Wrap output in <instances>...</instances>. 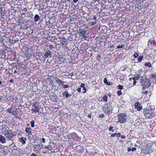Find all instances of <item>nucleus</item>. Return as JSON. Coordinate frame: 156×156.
Listing matches in <instances>:
<instances>
[{
    "label": "nucleus",
    "instance_id": "obj_57",
    "mask_svg": "<svg viewBox=\"0 0 156 156\" xmlns=\"http://www.w3.org/2000/svg\"><path fill=\"white\" fill-rule=\"evenodd\" d=\"M78 0H73V1L74 3H76Z\"/></svg>",
    "mask_w": 156,
    "mask_h": 156
},
{
    "label": "nucleus",
    "instance_id": "obj_31",
    "mask_svg": "<svg viewBox=\"0 0 156 156\" xmlns=\"http://www.w3.org/2000/svg\"><path fill=\"white\" fill-rule=\"evenodd\" d=\"M116 136L118 138H119L121 136L120 133H116Z\"/></svg>",
    "mask_w": 156,
    "mask_h": 156
},
{
    "label": "nucleus",
    "instance_id": "obj_51",
    "mask_svg": "<svg viewBox=\"0 0 156 156\" xmlns=\"http://www.w3.org/2000/svg\"><path fill=\"white\" fill-rule=\"evenodd\" d=\"M42 142L43 143H44L45 142V139L44 138H42Z\"/></svg>",
    "mask_w": 156,
    "mask_h": 156
},
{
    "label": "nucleus",
    "instance_id": "obj_46",
    "mask_svg": "<svg viewBox=\"0 0 156 156\" xmlns=\"http://www.w3.org/2000/svg\"><path fill=\"white\" fill-rule=\"evenodd\" d=\"M142 93H144L145 94H148V91H146L144 92L143 91L142 92Z\"/></svg>",
    "mask_w": 156,
    "mask_h": 156
},
{
    "label": "nucleus",
    "instance_id": "obj_62",
    "mask_svg": "<svg viewBox=\"0 0 156 156\" xmlns=\"http://www.w3.org/2000/svg\"><path fill=\"white\" fill-rule=\"evenodd\" d=\"M92 1H94V2H95L97 1L96 0H92Z\"/></svg>",
    "mask_w": 156,
    "mask_h": 156
},
{
    "label": "nucleus",
    "instance_id": "obj_8",
    "mask_svg": "<svg viewBox=\"0 0 156 156\" xmlns=\"http://www.w3.org/2000/svg\"><path fill=\"white\" fill-rule=\"evenodd\" d=\"M0 141L2 144L5 143V137L4 136L0 134Z\"/></svg>",
    "mask_w": 156,
    "mask_h": 156
},
{
    "label": "nucleus",
    "instance_id": "obj_7",
    "mask_svg": "<svg viewBox=\"0 0 156 156\" xmlns=\"http://www.w3.org/2000/svg\"><path fill=\"white\" fill-rule=\"evenodd\" d=\"M41 146V145L39 144H36L35 145H34L33 146V147L34 148V150L35 151H37L38 150H37V147H38V148H41V147H40Z\"/></svg>",
    "mask_w": 156,
    "mask_h": 156
},
{
    "label": "nucleus",
    "instance_id": "obj_20",
    "mask_svg": "<svg viewBox=\"0 0 156 156\" xmlns=\"http://www.w3.org/2000/svg\"><path fill=\"white\" fill-rule=\"evenodd\" d=\"M150 42L151 44H152L154 45H156V41H155L154 40H151L149 41Z\"/></svg>",
    "mask_w": 156,
    "mask_h": 156
},
{
    "label": "nucleus",
    "instance_id": "obj_43",
    "mask_svg": "<svg viewBox=\"0 0 156 156\" xmlns=\"http://www.w3.org/2000/svg\"><path fill=\"white\" fill-rule=\"evenodd\" d=\"M136 149V148L135 147H134V148H133L132 149H131V151L133 152L135 151Z\"/></svg>",
    "mask_w": 156,
    "mask_h": 156
},
{
    "label": "nucleus",
    "instance_id": "obj_32",
    "mask_svg": "<svg viewBox=\"0 0 156 156\" xmlns=\"http://www.w3.org/2000/svg\"><path fill=\"white\" fill-rule=\"evenodd\" d=\"M71 95L69 94H68V92H67V94H66V98H68L69 97H70Z\"/></svg>",
    "mask_w": 156,
    "mask_h": 156
},
{
    "label": "nucleus",
    "instance_id": "obj_37",
    "mask_svg": "<svg viewBox=\"0 0 156 156\" xmlns=\"http://www.w3.org/2000/svg\"><path fill=\"white\" fill-rule=\"evenodd\" d=\"M85 84H84L83 83H82L81 84L80 87H81L83 88V87H85Z\"/></svg>",
    "mask_w": 156,
    "mask_h": 156
},
{
    "label": "nucleus",
    "instance_id": "obj_63",
    "mask_svg": "<svg viewBox=\"0 0 156 156\" xmlns=\"http://www.w3.org/2000/svg\"><path fill=\"white\" fill-rule=\"evenodd\" d=\"M2 9L0 8V12L2 11Z\"/></svg>",
    "mask_w": 156,
    "mask_h": 156
},
{
    "label": "nucleus",
    "instance_id": "obj_53",
    "mask_svg": "<svg viewBox=\"0 0 156 156\" xmlns=\"http://www.w3.org/2000/svg\"><path fill=\"white\" fill-rule=\"evenodd\" d=\"M83 37L84 38L85 40H86V38H87V36H85V35H84V36H83Z\"/></svg>",
    "mask_w": 156,
    "mask_h": 156
},
{
    "label": "nucleus",
    "instance_id": "obj_60",
    "mask_svg": "<svg viewBox=\"0 0 156 156\" xmlns=\"http://www.w3.org/2000/svg\"><path fill=\"white\" fill-rule=\"evenodd\" d=\"M26 12H24L22 14V16H25L26 15Z\"/></svg>",
    "mask_w": 156,
    "mask_h": 156
},
{
    "label": "nucleus",
    "instance_id": "obj_25",
    "mask_svg": "<svg viewBox=\"0 0 156 156\" xmlns=\"http://www.w3.org/2000/svg\"><path fill=\"white\" fill-rule=\"evenodd\" d=\"M60 38L62 39V42H64L65 43L66 42V38H65L62 37H60Z\"/></svg>",
    "mask_w": 156,
    "mask_h": 156
},
{
    "label": "nucleus",
    "instance_id": "obj_15",
    "mask_svg": "<svg viewBox=\"0 0 156 156\" xmlns=\"http://www.w3.org/2000/svg\"><path fill=\"white\" fill-rule=\"evenodd\" d=\"M79 33L81 36L83 37V36H84V35H85L86 31L83 30H80Z\"/></svg>",
    "mask_w": 156,
    "mask_h": 156
},
{
    "label": "nucleus",
    "instance_id": "obj_26",
    "mask_svg": "<svg viewBox=\"0 0 156 156\" xmlns=\"http://www.w3.org/2000/svg\"><path fill=\"white\" fill-rule=\"evenodd\" d=\"M113 127L112 126H110L109 128V130L110 131H112V132H114V130L113 129Z\"/></svg>",
    "mask_w": 156,
    "mask_h": 156
},
{
    "label": "nucleus",
    "instance_id": "obj_22",
    "mask_svg": "<svg viewBox=\"0 0 156 156\" xmlns=\"http://www.w3.org/2000/svg\"><path fill=\"white\" fill-rule=\"evenodd\" d=\"M125 47V45L124 44L119 45L117 46L116 48L117 49L122 48Z\"/></svg>",
    "mask_w": 156,
    "mask_h": 156
},
{
    "label": "nucleus",
    "instance_id": "obj_19",
    "mask_svg": "<svg viewBox=\"0 0 156 156\" xmlns=\"http://www.w3.org/2000/svg\"><path fill=\"white\" fill-rule=\"evenodd\" d=\"M143 58L144 57L143 55H140L139 58H138V62H141Z\"/></svg>",
    "mask_w": 156,
    "mask_h": 156
},
{
    "label": "nucleus",
    "instance_id": "obj_55",
    "mask_svg": "<svg viewBox=\"0 0 156 156\" xmlns=\"http://www.w3.org/2000/svg\"><path fill=\"white\" fill-rule=\"evenodd\" d=\"M9 82L13 83V80L12 79L10 80H9Z\"/></svg>",
    "mask_w": 156,
    "mask_h": 156
},
{
    "label": "nucleus",
    "instance_id": "obj_45",
    "mask_svg": "<svg viewBox=\"0 0 156 156\" xmlns=\"http://www.w3.org/2000/svg\"><path fill=\"white\" fill-rule=\"evenodd\" d=\"M127 151L128 152H130L131 151V149L130 148V147H128L127 148Z\"/></svg>",
    "mask_w": 156,
    "mask_h": 156
},
{
    "label": "nucleus",
    "instance_id": "obj_38",
    "mask_svg": "<svg viewBox=\"0 0 156 156\" xmlns=\"http://www.w3.org/2000/svg\"><path fill=\"white\" fill-rule=\"evenodd\" d=\"M104 116V115L103 114H101L99 115V118H102Z\"/></svg>",
    "mask_w": 156,
    "mask_h": 156
},
{
    "label": "nucleus",
    "instance_id": "obj_29",
    "mask_svg": "<svg viewBox=\"0 0 156 156\" xmlns=\"http://www.w3.org/2000/svg\"><path fill=\"white\" fill-rule=\"evenodd\" d=\"M55 81H56V82L58 83H59V82H60V80L59 79L57 78V77H55Z\"/></svg>",
    "mask_w": 156,
    "mask_h": 156
},
{
    "label": "nucleus",
    "instance_id": "obj_21",
    "mask_svg": "<svg viewBox=\"0 0 156 156\" xmlns=\"http://www.w3.org/2000/svg\"><path fill=\"white\" fill-rule=\"evenodd\" d=\"M11 113H12V115L14 116L16 115L17 114L16 111V110H14L13 111H12Z\"/></svg>",
    "mask_w": 156,
    "mask_h": 156
},
{
    "label": "nucleus",
    "instance_id": "obj_30",
    "mask_svg": "<svg viewBox=\"0 0 156 156\" xmlns=\"http://www.w3.org/2000/svg\"><path fill=\"white\" fill-rule=\"evenodd\" d=\"M118 87L119 89H120V90H122L123 88V86L121 85H118Z\"/></svg>",
    "mask_w": 156,
    "mask_h": 156
},
{
    "label": "nucleus",
    "instance_id": "obj_64",
    "mask_svg": "<svg viewBox=\"0 0 156 156\" xmlns=\"http://www.w3.org/2000/svg\"><path fill=\"white\" fill-rule=\"evenodd\" d=\"M108 96H109L110 97H111V95L110 94H108Z\"/></svg>",
    "mask_w": 156,
    "mask_h": 156
},
{
    "label": "nucleus",
    "instance_id": "obj_54",
    "mask_svg": "<svg viewBox=\"0 0 156 156\" xmlns=\"http://www.w3.org/2000/svg\"><path fill=\"white\" fill-rule=\"evenodd\" d=\"M16 145H14L13 146V148L14 149V150L16 149Z\"/></svg>",
    "mask_w": 156,
    "mask_h": 156
},
{
    "label": "nucleus",
    "instance_id": "obj_23",
    "mask_svg": "<svg viewBox=\"0 0 156 156\" xmlns=\"http://www.w3.org/2000/svg\"><path fill=\"white\" fill-rule=\"evenodd\" d=\"M6 111L7 112H8L9 113H11L12 112V108H8L6 110Z\"/></svg>",
    "mask_w": 156,
    "mask_h": 156
},
{
    "label": "nucleus",
    "instance_id": "obj_48",
    "mask_svg": "<svg viewBox=\"0 0 156 156\" xmlns=\"http://www.w3.org/2000/svg\"><path fill=\"white\" fill-rule=\"evenodd\" d=\"M77 91L78 92H80L81 91V88H78L77 89Z\"/></svg>",
    "mask_w": 156,
    "mask_h": 156
},
{
    "label": "nucleus",
    "instance_id": "obj_16",
    "mask_svg": "<svg viewBox=\"0 0 156 156\" xmlns=\"http://www.w3.org/2000/svg\"><path fill=\"white\" fill-rule=\"evenodd\" d=\"M140 75H139L138 74L136 76H135L133 78V80H138L139 79H140Z\"/></svg>",
    "mask_w": 156,
    "mask_h": 156
},
{
    "label": "nucleus",
    "instance_id": "obj_6",
    "mask_svg": "<svg viewBox=\"0 0 156 156\" xmlns=\"http://www.w3.org/2000/svg\"><path fill=\"white\" fill-rule=\"evenodd\" d=\"M140 104L138 102H137L135 104V107L138 111H140L142 109V107L140 106Z\"/></svg>",
    "mask_w": 156,
    "mask_h": 156
},
{
    "label": "nucleus",
    "instance_id": "obj_44",
    "mask_svg": "<svg viewBox=\"0 0 156 156\" xmlns=\"http://www.w3.org/2000/svg\"><path fill=\"white\" fill-rule=\"evenodd\" d=\"M60 82L59 83V84H63V83H64V82L62 81L61 80H60Z\"/></svg>",
    "mask_w": 156,
    "mask_h": 156
},
{
    "label": "nucleus",
    "instance_id": "obj_9",
    "mask_svg": "<svg viewBox=\"0 0 156 156\" xmlns=\"http://www.w3.org/2000/svg\"><path fill=\"white\" fill-rule=\"evenodd\" d=\"M40 110V108L38 106H36V107H34V108H33L31 110L33 111L35 113H37L39 112Z\"/></svg>",
    "mask_w": 156,
    "mask_h": 156
},
{
    "label": "nucleus",
    "instance_id": "obj_12",
    "mask_svg": "<svg viewBox=\"0 0 156 156\" xmlns=\"http://www.w3.org/2000/svg\"><path fill=\"white\" fill-rule=\"evenodd\" d=\"M108 100V96L107 95H105V96L102 97V99L101 100V101H105L107 102Z\"/></svg>",
    "mask_w": 156,
    "mask_h": 156
},
{
    "label": "nucleus",
    "instance_id": "obj_27",
    "mask_svg": "<svg viewBox=\"0 0 156 156\" xmlns=\"http://www.w3.org/2000/svg\"><path fill=\"white\" fill-rule=\"evenodd\" d=\"M62 86L65 89L69 87V86L67 85H65L64 84H62Z\"/></svg>",
    "mask_w": 156,
    "mask_h": 156
},
{
    "label": "nucleus",
    "instance_id": "obj_33",
    "mask_svg": "<svg viewBox=\"0 0 156 156\" xmlns=\"http://www.w3.org/2000/svg\"><path fill=\"white\" fill-rule=\"evenodd\" d=\"M117 93L119 95H120L122 94L121 91L120 90H118Z\"/></svg>",
    "mask_w": 156,
    "mask_h": 156
},
{
    "label": "nucleus",
    "instance_id": "obj_47",
    "mask_svg": "<svg viewBox=\"0 0 156 156\" xmlns=\"http://www.w3.org/2000/svg\"><path fill=\"white\" fill-rule=\"evenodd\" d=\"M121 137L122 139H124L125 138V136L124 135H122V136H121Z\"/></svg>",
    "mask_w": 156,
    "mask_h": 156
},
{
    "label": "nucleus",
    "instance_id": "obj_58",
    "mask_svg": "<svg viewBox=\"0 0 156 156\" xmlns=\"http://www.w3.org/2000/svg\"><path fill=\"white\" fill-rule=\"evenodd\" d=\"M31 156H36V155L34 153H33L31 154Z\"/></svg>",
    "mask_w": 156,
    "mask_h": 156
},
{
    "label": "nucleus",
    "instance_id": "obj_5",
    "mask_svg": "<svg viewBox=\"0 0 156 156\" xmlns=\"http://www.w3.org/2000/svg\"><path fill=\"white\" fill-rule=\"evenodd\" d=\"M104 109L107 114H108L112 110V108L111 104L107 103V104H105V105L104 107Z\"/></svg>",
    "mask_w": 156,
    "mask_h": 156
},
{
    "label": "nucleus",
    "instance_id": "obj_56",
    "mask_svg": "<svg viewBox=\"0 0 156 156\" xmlns=\"http://www.w3.org/2000/svg\"><path fill=\"white\" fill-rule=\"evenodd\" d=\"M37 105H36L34 103L32 106H33L34 107H35L36 106H37Z\"/></svg>",
    "mask_w": 156,
    "mask_h": 156
},
{
    "label": "nucleus",
    "instance_id": "obj_17",
    "mask_svg": "<svg viewBox=\"0 0 156 156\" xmlns=\"http://www.w3.org/2000/svg\"><path fill=\"white\" fill-rule=\"evenodd\" d=\"M44 148L48 150L49 151L51 150L52 149V147L49 146V145H46L45 146Z\"/></svg>",
    "mask_w": 156,
    "mask_h": 156
},
{
    "label": "nucleus",
    "instance_id": "obj_35",
    "mask_svg": "<svg viewBox=\"0 0 156 156\" xmlns=\"http://www.w3.org/2000/svg\"><path fill=\"white\" fill-rule=\"evenodd\" d=\"M83 93H85L86 92V88L85 87H83Z\"/></svg>",
    "mask_w": 156,
    "mask_h": 156
},
{
    "label": "nucleus",
    "instance_id": "obj_28",
    "mask_svg": "<svg viewBox=\"0 0 156 156\" xmlns=\"http://www.w3.org/2000/svg\"><path fill=\"white\" fill-rule=\"evenodd\" d=\"M138 56V54L137 53H135L133 55V57L135 58H137Z\"/></svg>",
    "mask_w": 156,
    "mask_h": 156
},
{
    "label": "nucleus",
    "instance_id": "obj_24",
    "mask_svg": "<svg viewBox=\"0 0 156 156\" xmlns=\"http://www.w3.org/2000/svg\"><path fill=\"white\" fill-rule=\"evenodd\" d=\"M34 120L32 121L31 122V126L32 127H34Z\"/></svg>",
    "mask_w": 156,
    "mask_h": 156
},
{
    "label": "nucleus",
    "instance_id": "obj_50",
    "mask_svg": "<svg viewBox=\"0 0 156 156\" xmlns=\"http://www.w3.org/2000/svg\"><path fill=\"white\" fill-rule=\"evenodd\" d=\"M136 81L135 80H134L133 83V85H135L136 84Z\"/></svg>",
    "mask_w": 156,
    "mask_h": 156
},
{
    "label": "nucleus",
    "instance_id": "obj_10",
    "mask_svg": "<svg viewBox=\"0 0 156 156\" xmlns=\"http://www.w3.org/2000/svg\"><path fill=\"white\" fill-rule=\"evenodd\" d=\"M51 55V52L50 50H49L46 51L45 55H44V56L46 58H47L49 56H50Z\"/></svg>",
    "mask_w": 156,
    "mask_h": 156
},
{
    "label": "nucleus",
    "instance_id": "obj_1",
    "mask_svg": "<svg viewBox=\"0 0 156 156\" xmlns=\"http://www.w3.org/2000/svg\"><path fill=\"white\" fill-rule=\"evenodd\" d=\"M140 83L143 87V90L146 88H148L151 85V81L148 79L141 80Z\"/></svg>",
    "mask_w": 156,
    "mask_h": 156
},
{
    "label": "nucleus",
    "instance_id": "obj_4",
    "mask_svg": "<svg viewBox=\"0 0 156 156\" xmlns=\"http://www.w3.org/2000/svg\"><path fill=\"white\" fill-rule=\"evenodd\" d=\"M144 116L146 118L150 119L152 117L153 114H154L151 111L148 110L147 108H146L143 111Z\"/></svg>",
    "mask_w": 156,
    "mask_h": 156
},
{
    "label": "nucleus",
    "instance_id": "obj_49",
    "mask_svg": "<svg viewBox=\"0 0 156 156\" xmlns=\"http://www.w3.org/2000/svg\"><path fill=\"white\" fill-rule=\"evenodd\" d=\"M23 10H24L25 12H27V9L26 8H25L23 9Z\"/></svg>",
    "mask_w": 156,
    "mask_h": 156
},
{
    "label": "nucleus",
    "instance_id": "obj_52",
    "mask_svg": "<svg viewBox=\"0 0 156 156\" xmlns=\"http://www.w3.org/2000/svg\"><path fill=\"white\" fill-rule=\"evenodd\" d=\"M87 117H88L90 119V118H91V115H90V114H89V115H87Z\"/></svg>",
    "mask_w": 156,
    "mask_h": 156
},
{
    "label": "nucleus",
    "instance_id": "obj_42",
    "mask_svg": "<svg viewBox=\"0 0 156 156\" xmlns=\"http://www.w3.org/2000/svg\"><path fill=\"white\" fill-rule=\"evenodd\" d=\"M106 84L108 86L112 85V84L110 82H107Z\"/></svg>",
    "mask_w": 156,
    "mask_h": 156
},
{
    "label": "nucleus",
    "instance_id": "obj_13",
    "mask_svg": "<svg viewBox=\"0 0 156 156\" xmlns=\"http://www.w3.org/2000/svg\"><path fill=\"white\" fill-rule=\"evenodd\" d=\"M26 138L24 137H22L20 139V142H21L23 144H24L26 143Z\"/></svg>",
    "mask_w": 156,
    "mask_h": 156
},
{
    "label": "nucleus",
    "instance_id": "obj_61",
    "mask_svg": "<svg viewBox=\"0 0 156 156\" xmlns=\"http://www.w3.org/2000/svg\"><path fill=\"white\" fill-rule=\"evenodd\" d=\"M24 16H22V14L21 15V17L22 18L24 17Z\"/></svg>",
    "mask_w": 156,
    "mask_h": 156
},
{
    "label": "nucleus",
    "instance_id": "obj_39",
    "mask_svg": "<svg viewBox=\"0 0 156 156\" xmlns=\"http://www.w3.org/2000/svg\"><path fill=\"white\" fill-rule=\"evenodd\" d=\"M96 21H94L93 22H92L91 23V26H93L94 25L96 24Z\"/></svg>",
    "mask_w": 156,
    "mask_h": 156
},
{
    "label": "nucleus",
    "instance_id": "obj_41",
    "mask_svg": "<svg viewBox=\"0 0 156 156\" xmlns=\"http://www.w3.org/2000/svg\"><path fill=\"white\" fill-rule=\"evenodd\" d=\"M101 57L100 55H98L97 56V59L98 60H100V59Z\"/></svg>",
    "mask_w": 156,
    "mask_h": 156
},
{
    "label": "nucleus",
    "instance_id": "obj_14",
    "mask_svg": "<svg viewBox=\"0 0 156 156\" xmlns=\"http://www.w3.org/2000/svg\"><path fill=\"white\" fill-rule=\"evenodd\" d=\"M40 18L39 16L37 14L34 17V20L36 22L38 21Z\"/></svg>",
    "mask_w": 156,
    "mask_h": 156
},
{
    "label": "nucleus",
    "instance_id": "obj_18",
    "mask_svg": "<svg viewBox=\"0 0 156 156\" xmlns=\"http://www.w3.org/2000/svg\"><path fill=\"white\" fill-rule=\"evenodd\" d=\"M144 65L145 66H147L150 67H151L152 66L150 62H146L145 63Z\"/></svg>",
    "mask_w": 156,
    "mask_h": 156
},
{
    "label": "nucleus",
    "instance_id": "obj_3",
    "mask_svg": "<svg viewBox=\"0 0 156 156\" xmlns=\"http://www.w3.org/2000/svg\"><path fill=\"white\" fill-rule=\"evenodd\" d=\"M117 115L119 116L118 122L121 123H124L127 119L126 115L124 113H119Z\"/></svg>",
    "mask_w": 156,
    "mask_h": 156
},
{
    "label": "nucleus",
    "instance_id": "obj_40",
    "mask_svg": "<svg viewBox=\"0 0 156 156\" xmlns=\"http://www.w3.org/2000/svg\"><path fill=\"white\" fill-rule=\"evenodd\" d=\"M68 91H66L64 92V93H63V96H66V94H67V93Z\"/></svg>",
    "mask_w": 156,
    "mask_h": 156
},
{
    "label": "nucleus",
    "instance_id": "obj_34",
    "mask_svg": "<svg viewBox=\"0 0 156 156\" xmlns=\"http://www.w3.org/2000/svg\"><path fill=\"white\" fill-rule=\"evenodd\" d=\"M104 83H105V84L106 83H107V82H107V80L106 79V78H105L104 79Z\"/></svg>",
    "mask_w": 156,
    "mask_h": 156
},
{
    "label": "nucleus",
    "instance_id": "obj_36",
    "mask_svg": "<svg viewBox=\"0 0 156 156\" xmlns=\"http://www.w3.org/2000/svg\"><path fill=\"white\" fill-rule=\"evenodd\" d=\"M116 136V133H115L112 134L111 136V137H113L115 136Z\"/></svg>",
    "mask_w": 156,
    "mask_h": 156
},
{
    "label": "nucleus",
    "instance_id": "obj_11",
    "mask_svg": "<svg viewBox=\"0 0 156 156\" xmlns=\"http://www.w3.org/2000/svg\"><path fill=\"white\" fill-rule=\"evenodd\" d=\"M31 128L27 127L25 129L26 132L29 134L31 135Z\"/></svg>",
    "mask_w": 156,
    "mask_h": 156
},
{
    "label": "nucleus",
    "instance_id": "obj_2",
    "mask_svg": "<svg viewBox=\"0 0 156 156\" xmlns=\"http://www.w3.org/2000/svg\"><path fill=\"white\" fill-rule=\"evenodd\" d=\"M4 135L6 137L8 140H12V137L15 136L12 133V130H7L5 131Z\"/></svg>",
    "mask_w": 156,
    "mask_h": 156
},
{
    "label": "nucleus",
    "instance_id": "obj_59",
    "mask_svg": "<svg viewBox=\"0 0 156 156\" xmlns=\"http://www.w3.org/2000/svg\"><path fill=\"white\" fill-rule=\"evenodd\" d=\"M93 18L94 20H96V19L97 17L96 16H94L93 17Z\"/></svg>",
    "mask_w": 156,
    "mask_h": 156
}]
</instances>
